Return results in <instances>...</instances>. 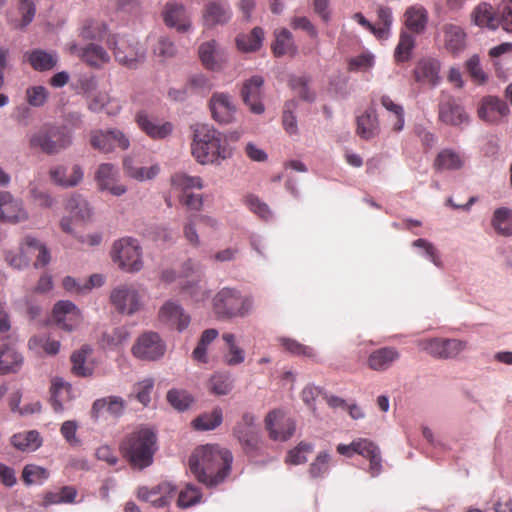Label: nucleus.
<instances>
[{
    "instance_id": "nucleus-35",
    "label": "nucleus",
    "mask_w": 512,
    "mask_h": 512,
    "mask_svg": "<svg viewBox=\"0 0 512 512\" xmlns=\"http://www.w3.org/2000/svg\"><path fill=\"white\" fill-rule=\"evenodd\" d=\"M84 173L79 165H73L70 171L64 166H57L50 170L51 179L62 187H74L83 179Z\"/></svg>"
},
{
    "instance_id": "nucleus-54",
    "label": "nucleus",
    "mask_w": 512,
    "mask_h": 512,
    "mask_svg": "<svg viewBox=\"0 0 512 512\" xmlns=\"http://www.w3.org/2000/svg\"><path fill=\"white\" fill-rule=\"evenodd\" d=\"M465 68L474 83L477 85H484L487 83L488 74L482 69L478 55L471 56L466 61Z\"/></svg>"
},
{
    "instance_id": "nucleus-50",
    "label": "nucleus",
    "mask_w": 512,
    "mask_h": 512,
    "mask_svg": "<svg viewBox=\"0 0 512 512\" xmlns=\"http://www.w3.org/2000/svg\"><path fill=\"white\" fill-rule=\"evenodd\" d=\"M222 339L228 348V352L224 356L226 364L236 366L243 363L245 360V352L237 345L235 335L232 333H224Z\"/></svg>"
},
{
    "instance_id": "nucleus-12",
    "label": "nucleus",
    "mask_w": 512,
    "mask_h": 512,
    "mask_svg": "<svg viewBox=\"0 0 512 512\" xmlns=\"http://www.w3.org/2000/svg\"><path fill=\"white\" fill-rule=\"evenodd\" d=\"M110 301L122 314L132 315L141 307L140 295L133 285L122 284L115 287L111 291Z\"/></svg>"
},
{
    "instance_id": "nucleus-44",
    "label": "nucleus",
    "mask_w": 512,
    "mask_h": 512,
    "mask_svg": "<svg viewBox=\"0 0 512 512\" xmlns=\"http://www.w3.org/2000/svg\"><path fill=\"white\" fill-rule=\"evenodd\" d=\"M12 445L21 451H35L42 444V439L36 430L14 434L11 438Z\"/></svg>"
},
{
    "instance_id": "nucleus-15",
    "label": "nucleus",
    "mask_w": 512,
    "mask_h": 512,
    "mask_svg": "<svg viewBox=\"0 0 512 512\" xmlns=\"http://www.w3.org/2000/svg\"><path fill=\"white\" fill-rule=\"evenodd\" d=\"M135 357L142 360H156L165 353V344L155 332L143 333L132 347Z\"/></svg>"
},
{
    "instance_id": "nucleus-49",
    "label": "nucleus",
    "mask_w": 512,
    "mask_h": 512,
    "mask_svg": "<svg viewBox=\"0 0 512 512\" xmlns=\"http://www.w3.org/2000/svg\"><path fill=\"white\" fill-rule=\"evenodd\" d=\"M414 47L415 37L408 31H402L400 33L399 42L394 51L395 62L404 63L409 61Z\"/></svg>"
},
{
    "instance_id": "nucleus-59",
    "label": "nucleus",
    "mask_w": 512,
    "mask_h": 512,
    "mask_svg": "<svg viewBox=\"0 0 512 512\" xmlns=\"http://www.w3.org/2000/svg\"><path fill=\"white\" fill-rule=\"evenodd\" d=\"M331 456L327 452H321L317 455L315 460L309 467V474L312 478H319L324 476L329 470V463Z\"/></svg>"
},
{
    "instance_id": "nucleus-30",
    "label": "nucleus",
    "mask_w": 512,
    "mask_h": 512,
    "mask_svg": "<svg viewBox=\"0 0 512 512\" xmlns=\"http://www.w3.org/2000/svg\"><path fill=\"white\" fill-rule=\"evenodd\" d=\"M356 454H359L369 460V472L375 477L381 472V457L378 446L369 439L358 438L353 441Z\"/></svg>"
},
{
    "instance_id": "nucleus-40",
    "label": "nucleus",
    "mask_w": 512,
    "mask_h": 512,
    "mask_svg": "<svg viewBox=\"0 0 512 512\" xmlns=\"http://www.w3.org/2000/svg\"><path fill=\"white\" fill-rule=\"evenodd\" d=\"M475 25L495 30L499 25V20L495 17L493 7L488 3L478 4L471 14Z\"/></svg>"
},
{
    "instance_id": "nucleus-60",
    "label": "nucleus",
    "mask_w": 512,
    "mask_h": 512,
    "mask_svg": "<svg viewBox=\"0 0 512 512\" xmlns=\"http://www.w3.org/2000/svg\"><path fill=\"white\" fill-rule=\"evenodd\" d=\"M22 478L26 484L40 483L48 478V472L40 466L27 465L23 469Z\"/></svg>"
},
{
    "instance_id": "nucleus-2",
    "label": "nucleus",
    "mask_w": 512,
    "mask_h": 512,
    "mask_svg": "<svg viewBox=\"0 0 512 512\" xmlns=\"http://www.w3.org/2000/svg\"><path fill=\"white\" fill-rule=\"evenodd\" d=\"M191 152L202 165L213 164L231 156V149L222 134L205 124L196 125Z\"/></svg>"
},
{
    "instance_id": "nucleus-23",
    "label": "nucleus",
    "mask_w": 512,
    "mask_h": 512,
    "mask_svg": "<svg viewBox=\"0 0 512 512\" xmlns=\"http://www.w3.org/2000/svg\"><path fill=\"white\" fill-rule=\"evenodd\" d=\"M263 83V78L255 75L246 80L241 89L243 102L254 114H261L264 112V106L261 102Z\"/></svg>"
},
{
    "instance_id": "nucleus-58",
    "label": "nucleus",
    "mask_w": 512,
    "mask_h": 512,
    "mask_svg": "<svg viewBox=\"0 0 512 512\" xmlns=\"http://www.w3.org/2000/svg\"><path fill=\"white\" fill-rule=\"evenodd\" d=\"M168 402L177 410L184 411L193 402L192 397L184 390L172 389L167 393Z\"/></svg>"
},
{
    "instance_id": "nucleus-42",
    "label": "nucleus",
    "mask_w": 512,
    "mask_h": 512,
    "mask_svg": "<svg viewBox=\"0 0 512 512\" xmlns=\"http://www.w3.org/2000/svg\"><path fill=\"white\" fill-rule=\"evenodd\" d=\"M491 225L497 234L509 237L512 235V210L501 207L494 211Z\"/></svg>"
},
{
    "instance_id": "nucleus-3",
    "label": "nucleus",
    "mask_w": 512,
    "mask_h": 512,
    "mask_svg": "<svg viewBox=\"0 0 512 512\" xmlns=\"http://www.w3.org/2000/svg\"><path fill=\"white\" fill-rule=\"evenodd\" d=\"M123 457L133 468L144 469L153 463L157 436L149 428H138L125 435L120 443Z\"/></svg>"
},
{
    "instance_id": "nucleus-41",
    "label": "nucleus",
    "mask_w": 512,
    "mask_h": 512,
    "mask_svg": "<svg viewBox=\"0 0 512 512\" xmlns=\"http://www.w3.org/2000/svg\"><path fill=\"white\" fill-rule=\"evenodd\" d=\"M275 41L272 44V51L275 56L294 55L297 47L294 44L291 32L285 28L276 30Z\"/></svg>"
},
{
    "instance_id": "nucleus-56",
    "label": "nucleus",
    "mask_w": 512,
    "mask_h": 512,
    "mask_svg": "<svg viewBox=\"0 0 512 512\" xmlns=\"http://www.w3.org/2000/svg\"><path fill=\"white\" fill-rule=\"evenodd\" d=\"M279 341L284 349L293 355L305 356L308 358H314L316 356L312 347L305 346L294 339L281 338Z\"/></svg>"
},
{
    "instance_id": "nucleus-29",
    "label": "nucleus",
    "mask_w": 512,
    "mask_h": 512,
    "mask_svg": "<svg viewBox=\"0 0 512 512\" xmlns=\"http://www.w3.org/2000/svg\"><path fill=\"white\" fill-rule=\"evenodd\" d=\"M136 123L147 136L154 140H162L167 138L174 129V126L171 122L167 121L158 123L151 119L144 111L137 113Z\"/></svg>"
},
{
    "instance_id": "nucleus-5",
    "label": "nucleus",
    "mask_w": 512,
    "mask_h": 512,
    "mask_svg": "<svg viewBox=\"0 0 512 512\" xmlns=\"http://www.w3.org/2000/svg\"><path fill=\"white\" fill-rule=\"evenodd\" d=\"M252 299L240 291L224 287L213 298V310L218 318L244 317L252 309Z\"/></svg>"
},
{
    "instance_id": "nucleus-26",
    "label": "nucleus",
    "mask_w": 512,
    "mask_h": 512,
    "mask_svg": "<svg viewBox=\"0 0 512 512\" xmlns=\"http://www.w3.org/2000/svg\"><path fill=\"white\" fill-rule=\"evenodd\" d=\"M400 359V352L392 346L373 350L366 359V366L376 372L390 369Z\"/></svg>"
},
{
    "instance_id": "nucleus-38",
    "label": "nucleus",
    "mask_w": 512,
    "mask_h": 512,
    "mask_svg": "<svg viewBox=\"0 0 512 512\" xmlns=\"http://www.w3.org/2000/svg\"><path fill=\"white\" fill-rule=\"evenodd\" d=\"M23 362L22 356L11 346H0V374L17 372Z\"/></svg>"
},
{
    "instance_id": "nucleus-21",
    "label": "nucleus",
    "mask_w": 512,
    "mask_h": 512,
    "mask_svg": "<svg viewBox=\"0 0 512 512\" xmlns=\"http://www.w3.org/2000/svg\"><path fill=\"white\" fill-rule=\"evenodd\" d=\"M198 53L202 65L208 70H221L228 61L226 51L215 40L202 43Z\"/></svg>"
},
{
    "instance_id": "nucleus-7",
    "label": "nucleus",
    "mask_w": 512,
    "mask_h": 512,
    "mask_svg": "<svg viewBox=\"0 0 512 512\" xmlns=\"http://www.w3.org/2000/svg\"><path fill=\"white\" fill-rule=\"evenodd\" d=\"M113 262L122 270L133 273L143 268L142 249L136 239L121 238L113 243L111 250Z\"/></svg>"
},
{
    "instance_id": "nucleus-46",
    "label": "nucleus",
    "mask_w": 512,
    "mask_h": 512,
    "mask_svg": "<svg viewBox=\"0 0 512 512\" xmlns=\"http://www.w3.org/2000/svg\"><path fill=\"white\" fill-rule=\"evenodd\" d=\"M263 38V30L260 27H255L249 34L238 35L236 45L242 52H254L261 47Z\"/></svg>"
},
{
    "instance_id": "nucleus-52",
    "label": "nucleus",
    "mask_w": 512,
    "mask_h": 512,
    "mask_svg": "<svg viewBox=\"0 0 512 512\" xmlns=\"http://www.w3.org/2000/svg\"><path fill=\"white\" fill-rule=\"evenodd\" d=\"M89 348L84 346L80 350L75 351L71 356L72 373L76 376L87 377L92 374V368L85 365Z\"/></svg>"
},
{
    "instance_id": "nucleus-11",
    "label": "nucleus",
    "mask_w": 512,
    "mask_h": 512,
    "mask_svg": "<svg viewBox=\"0 0 512 512\" xmlns=\"http://www.w3.org/2000/svg\"><path fill=\"white\" fill-rule=\"evenodd\" d=\"M90 143L94 149L103 153L112 152L117 148L126 150L130 146L128 137L118 129L92 131Z\"/></svg>"
},
{
    "instance_id": "nucleus-45",
    "label": "nucleus",
    "mask_w": 512,
    "mask_h": 512,
    "mask_svg": "<svg viewBox=\"0 0 512 512\" xmlns=\"http://www.w3.org/2000/svg\"><path fill=\"white\" fill-rule=\"evenodd\" d=\"M223 421V413L220 407H215L210 412H205L196 417L192 421L195 430L207 431L213 430L221 425Z\"/></svg>"
},
{
    "instance_id": "nucleus-13",
    "label": "nucleus",
    "mask_w": 512,
    "mask_h": 512,
    "mask_svg": "<svg viewBox=\"0 0 512 512\" xmlns=\"http://www.w3.org/2000/svg\"><path fill=\"white\" fill-rule=\"evenodd\" d=\"M265 428L270 439L274 441H286L295 432L296 425L292 418L288 417L281 410L269 412L265 418Z\"/></svg>"
},
{
    "instance_id": "nucleus-61",
    "label": "nucleus",
    "mask_w": 512,
    "mask_h": 512,
    "mask_svg": "<svg viewBox=\"0 0 512 512\" xmlns=\"http://www.w3.org/2000/svg\"><path fill=\"white\" fill-rule=\"evenodd\" d=\"M201 499V493L197 487L188 484L179 493L178 505L186 508L198 503Z\"/></svg>"
},
{
    "instance_id": "nucleus-36",
    "label": "nucleus",
    "mask_w": 512,
    "mask_h": 512,
    "mask_svg": "<svg viewBox=\"0 0 512 512\" xmlns=\"http://www.w3.org/2000/svg\"><path fill=\"white\" fill-rule=\"evenodd\" d=\"M444 45L448 51L456 54L462 51L466 44V33L458 25L448 23L442 27Z\"/></svg>"
},
{
    "instance_id": "nucleus-57",
    "label": "nucleus",
    "mask_w": 512,
    "mask_h": 512,
    "mask_svg": "<svg viewBox=\"0 0 512 512\" xmlns=\"http://www.w3.org/2000/svg\"><path fill=\"white\" fill-rule=\"evenodd\" d=\"M313 445L307 442H300L287 454L286 462L298 465L307 461L308 454L312 453Z\"/></svg>"
},
{
    "instance_id": "nucleus-51",
    "label": "nucleus",
    "mask_w": 512,
    "mask_h": 512,
    "mask_svg": "<svg viewBox=\"0 0 512 512\" xmlns=\"http://www.w3.org/2000/svg\"><path fill=\"white\" fill-rule=\"evenodd\" d=\"M379 100L381 105L390 114H392V116L396 117V121L392 124V130L397 133L402 131L405 125V112L403 106L395 103L388 95H382Z\"/></svg>"
},
{
    "instance_id": "nucleus-39",
    "label": "nucleus",
    "mask_w": 512,
    "mask_h": 512,
    "mask_svg": "<svg viewBox=\"0 0 512 512\" xmlns=\"http://www.w3.org/2000/svg\"><path fill=\"white\" fill-rule=\"evenodd\" d=\"M463 165V156L452 149L441 150L434 161V168L438 171L458 170L461 169Z\"/></svg>"
},
{
    "instance_id": "nucleus-18",
    "label": "nucleus",
    "mask_w": 512,
    "mask_h": 512,
    "mask_svg": "<svg viewBox=\"0 0 512 512\" xmlns=\"http://www.w3.org/2000/svg\"><path fill=\"white\" fill-rule=\"evenodd\" d=\"M53 320L59 328L72 331L81 323L82 315L74 303L62 300L54 305Z\"/></svg>"
},
{
    "instance_id": "nucleus-19",
    "label": "nucleus",
    "mask_w": 512,
    "mask_h": 512,
    "mask_svg": "<svg viewBox=\"0 0 512 512\" xmlns=\"http://www.w3.org/2000/svg\"><path fill=\"white\" fill-rule=\"evenodd\" d=\"M158 317L162 323L176 328L179 332L185 330L191 321L190 315L185 312L183 307L171 300L161 306Z\"/></svg>"
},
{
    "instance_id": "nucleus-37",
    "label": "nucleus",
    "mask_w": 512,
    "mask_h": 512,
    "mask_svg": "<svg viewBox=\"0 0 512 512\" xmlns=\"http://www.w3.org/2000/svg\"><path fill=\"white\" fill-rule=\"evenodd\" d=\"M24 58L34 70L40 72L53 69L58 62L56 53L42 49L28 51L24 54Z\"/></svg>"
},
{
    "instance_id": "nucleus-1",
    "label": "nucleus",
    "mask_w": 512,
    "mask_h": 512,
    "mask_svg": "<svg viewBox=\"0 0 512 512\" xmlns=\"http://www.w3.org/2000/svg\"><path fill=\"white\" fill-rule=\"evenodd\" d=\"M233 456L227 449L207 444L194 450L189 458V469L195 478L212 487L223 482L229 475Z\"/></svg>"
},
{
    "instance_id": "nucleus-64",
    "label": "nucleus",
    "mask_w": 512,
    "mask_h": 512,
    "mask_svg": "<svg viewBox=\"0 0 512 512\" xmlns=\"http://www.w3.org/2000/svg\"><path fill=\"white\" fill-rule=\"evenodd\" d=\"M245 203L251 212L258 215L263 220L271 218V211L269 206L262 202L258 197L249 195L245 199Z\"/></svg>"
},
{
    "instance_id": "nucleus-28",
    "label": "nucleus",
    "mask_w": 512,
    "mask_h": 512,
    "mask_svg": "<svg viewBox=\"0 0 512 512\" xmlns=\"http://www.w3.org/2000/svg\"><path fill=\"white\" fill-rule=\"evenodd\" d=\"M440 68V62L436 59H421L413 71L415 81L431 87L436 86L441 80Z\"/></svg>"
},
{
    "instance_id": "nucleus-62",
    "label": "nucleus",
    "mask_w": 512,
    "mask_h": 512,
    "mask_svg": "<svg viewBox=\"0 0 512 512\" xmlns=\"http://www.w3.org/2000/svg\"><path fill=\"white\" fill-rule=\"evenodd\" d=\"M199 281V279L187 281L181 287L182 292L195 302L204 301L208 298V292L199 285Z\"/></svg>"
},
{
    "instance_id": "nucleus-31",
    "label": "nucleus",
    "mask_w": 512,
    "mask_h": 512,
    "mask_svg": "<svg viewBox=\"0 0 512 512\" xmlns=\"http://www.w3.org/2000/svg\"><path fill=\"white\" fill-rule=\"evenodd\" d=\"M231 16V8L225 0L209 2L203 14L205 24L208 26L223 25L231 19Z\"/></svg>"
},
{
    "instance_id": "nucleus-33",
    "label": "nucleus",
    "mask_w": 512,
    "mask_h": 512,
    "mask_svg": "<svg viewBox=\"0 0 512 512\" xmlns=\"http://www.w3.org/2000/svg\"><path fill=\"white\" fill-rule=\"evenodd\" d=\"M428 11L420 4L408 7L404 13V25L413 34H422L428 24Z\"/></svg>"
},
{
    "instance_id": "nucleus-32",
    "label": "nucleus",
    "mask_w": 512,
    "mask_h": 512,
    "mask_svg": "<svg viewBox=\"0 0 512 512\" xmlns=\"http://www.w3.org/2000/svg\"><path fill=\"white\" fill-rule=\"evenodd\" d=\"M20 250L22 254H26L29 257V262L32 257H35L34 266L36 268L46 266L50 261V253L46 246L39 240L26 236L20 244Z\"/></svg>"
},
{
    "instance_id": "nucleus-25",
    "label": "nucleus",
    "mask_w": 512,
    "mask_h": 512,
    "mask_svg": "<svg viewBox=\"0 0 512 512\" xmlns=\"http://www.w3.org/2000/svg\"><path fill=\"white\" fill-rule=\"evenodd\" d=\"M95 179L100 190H107L114 196H121L127 191L124 185L117 182L118 171L111 163L101 164L98 167Z\"/></svg>"
},
{
    "instance_id": "nucleus-34",
    "label": "nucleus",
    "mask_w": 512,
    "mask_h": 512,
    "mask_svg": "<svg viewBox=\"0 0 512 512\" xmlns=\"http://www.w3.org/2000/svg\"><path fill=\"white\" fill-rule=\"evenodd\" d=\"M163 18L167 26L174 27L178 31L184 32L190 27L184 6L177 2H168L165 5Z\"/></svg>"
},
{
    "instance_id": "nucleus-27",
    "label": "nucleus",
    "mask_w": 512,
    "mask_h": 512,
    "mask_svg": "<svg viewBox=\"0 0 512 512\" xmlns=\"http://www.w3.org/2000/svg\"><path fill=\"white\" fill-rule=\"evenodd\" d=\"M174 487L167 482H163L155 487H140L138 489V498L144 502L150 503L156 508L166 506L174 493Z\"/></svg>"
},
{
    "instance_id": "nucleus-63",
    "label": "nucleus",
    "mask_w": 512,
    "mask_h": 512,
    "mask_svg": "<svg viewBox=\"0 0 512 512\" xmlns=\"http://www.w3.org/2000/svg\"><path fill=\"white\" fill-rule=\"evenodd\" d=\"M49 92L44 86H32L26 90L27 102L34 107L43 106L48 98Z\"/></svg>"
},
{
    "instance_id": "nucleus-8",
    "label": "nucleus",
    "mask_w": 512,
    "mask_h": 512,
    "mask_svg": "<svg viewBox=\"0 0 512 512\" xmlns=\"http://www.w3.org/2000/svg\"><path fill=\"white\" fill-rule=\"evenodd\" d=\"M65 209L69 216L62 218L60 226L64 232L69 234L74 232L73 224H85L92 217V209L81 195H72L68 198Z\"/></svg>"
},
{
    "instance_id": "nucleus-10",
    "label": "nucleus",
    "mask_w": 512,
    "mask_h": 512,
    "mask_svg": "<svg viewBox=\"0 0 512 512\" xmlns=\"http://www.w3.org/2000/svg\"><path fill=\"white\" fill-rule=\"evenodd\" d=\"M419 347L434 358L448 359L462 352L466 343L458 339L431 338L420 341Z\"/></svg>"
},
{
    "instance_id": "nucleus-20",
    "label": "nucleus",
    "mask_w": 512,
    "mask_h": 512,
    "mask_svg": "<svg viewBox=\"0 0 512 512\" xmlns=\"http://www.w3.org/2000/svg\"><path fill=\"white\" fill-rule=\"evenodd\" d=\"M28 219V213L19 199H15L10 192H0V221L19 223Z\"/></svg>"
},
{
    "instance_id": "nucleus-24",
    "label": "nucleus",
    "mask_w": 512,
    "mask_h": 512,
    "mask_svg": "<svg viewBox=\"0 0 512 512\" xmlns=\"http://www.w3.org/2000/svg\"><path fill=\"white\" fill-rule=\"evenodd\" d=\"M69 51L94 68H100L110 61L108 52L102 46L94 43H90L85 47H78L76 44H72L69 47Z\"/></svg>"
},
{
    "instance_id": "nucleus-17",
    "label": "nucleus",
    "mask_w": 512,
    "mask_h": 512,
    "mask_svg": "<svg viewBox=\"0 0 512 512\" xmlns=\"http://www.w3.org/2000/svg\"><path fill=\"white\" fill-rule=\"evenodd\" d=\"M126 408L125 400L120 396H107L96 399L91 407L90 415L95 421L101 418H119L124 414Z\"/></svg>"
},
{
    "instance_id": "nucleus-16",
    "label": "nucleus",
    "mask_w": 512,
    "mask_h": 512,
    "mask_svg": "<svg viewBox=\"0 0 512 512\" xmlns=\"http://www.w3.org/2000/svg\"><path fill=\"white\" fill-rule=\"evenodd\" d=\"M438 119L450 126H460L469 122L464 107L451 95H442L438 104Z\"/></svg>"
},
{
    "instance_id": "nucleus-9",
    "label": "nucleus",
    "mask_w": 512,
    "mask_h": 512,
    "mask_svg": "<svg viewBox=\"0 0 512 512\" xmlns=\"http://www.w3.org/2000/svg\"><path fill=\"white\" fill-rule=\"evenodd\" d=\"M255 420L253 414L246 412L233 428V435L246 454H253L259 449V432Z\"/></svg>"
},
{
    "instance_id": "nucleus-43",
    "label": "nucleus",
    "mask_w": 512,
    "mask_h": 512,
    "mask_svg": "<svg viewBox=\"0 0 512 512\" xmlns=\"http://www.w3.org/2000/svg\"><path fill=\"white\" fill-rule=\"evenodd\" d=\"M379 132V122L374 111H366L357 118V133L364 139L369 140Z\"/></svg>"
},
{
    "instance_id": "nucleus-6",
    "label": "nucleus",
    "mask_w": 512,
    "mask_h": 512,
    "mask_svg": "<svg viewBox=\"0 0 512 512\" xmlns=\"http://www.w3.org/2000/svg\"><path fill=\"white\" fill-rule=\"evenodd\" d=\"M106 44L116 61L129 69H137L146 59V49L133 38L109 35Z\"/></svg>"
},
{
    "instance_id": "nucleus-53",
    "label": "nucleus",
    "mask_w": 512,
    "mask_h": 512,
    "mask_svg": "<svg viewBox=\"0 0 512 512\" xmlns=\"http://www.w3.org/2000/svg\"><path fill=\"white\" fill-rule=\"evenodd\" d=\"M171 184L173 187L186 191L188 189H202L203 188V181L198 176H189L185 173H175L171 177Z\"/></svg>"
},
{
    "instance_id": "nucleus-14",
    "label": "nucleus",
    "mask_w": 512,
    "mask_h": 512,
    "mask_svg": "<svg viewBox=\"0 0 512 512\" xmlns=\"http://www.w3.org/2000/svg\"><path fill=\"white\" fill-rule=\"evenodd\" d=\"M509 111V106L505 100L497 96L488 95L480 100L477 114L486 123L499 124L508 116Z\"/></svg>"
},
{
    "instance_id": "nucleus-47",
    "label": "nucleus",
    "mask_w": 512,
    "mask_h": 512,
    "mask_svg": "<svg viewBox=\"0 0 512 512\" xmlns=\"http://www.w3.org/2000/svg\"><path fill=\"white\" fill-rule=\"evenodd\" d=\"M70 387L63 380L56 378L52 380L50 402L55 412L64 409V402L69 400Z\"/></svg>"
},
{
    "instance_id": "nucleus-4",
    "label": "nucleus",
    "mask_w": 512,
    "mask_h": 512,
    "mask_svg": "<svg viewBox=\"0 0 512 512\" xmlns=\"http://www.w3.org/2000/svg\"><path fill=\"white\" fill-rule=\"evenodd\" d=\"M72 136L64 126L45 124L29 136V147L48 155H55L68 148Z\"/></svg>"
},
{
    "instance_id": "nucleus-48",
    "label": "nucleus",
    "mask_w": 512,
    "mask_h": 512,
    "mask_svg": "<svg viewBox=\"0 0 512 512\" xmlns=\"http://www.w3.org/2000/svg\"><path fill=\"white\" fill-rule=\"evenodd\" d=\"M123 165L127 176L137 181L154 179L160 171V167L157 164L150 167L135 166L131 159H125Z\"/></svg>"
},
{
    "instance_id": "nucleus-22",
    "label": "nucleus",
    "mask_w": 512,
    "mask_h": 512,
    "mask_svg": "<svg viewBox=\"0 0 512 512\" xmlns=\"http://www.w3.org/2000/svg\"><path fill=\"white\" fill-rule=\"evenodd\" d=\"M212 117L223 124L231 123L235 119L236 106L232 97L226 93H214L209 101Z\"/></svg>"
},
{
    "instance_id": "nucleus-55",
    "label": "nucleus",
    "mask_w": 512,
    "mask_h": 512,
    "mask_svg": "<svg viewBox=\"0 0 512 512\" xmlns=\"http://www.w3.org/2000/svg\"><path fill=\"white\" fill-rule=\"evenodd\" d=\"M209 388L216 395H226L232 389L230 375L226 373H216L209 381Z\"/></svg>"
}]
</instances>
